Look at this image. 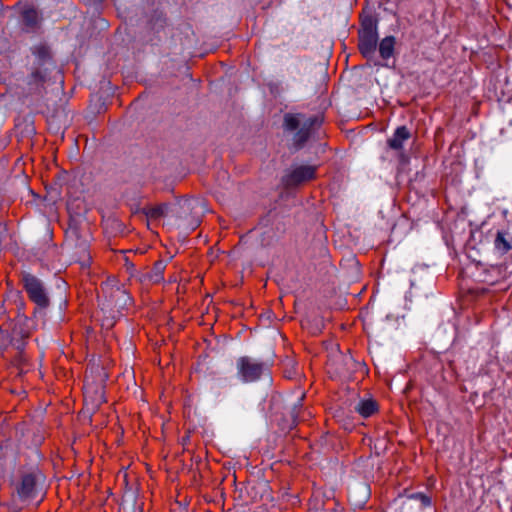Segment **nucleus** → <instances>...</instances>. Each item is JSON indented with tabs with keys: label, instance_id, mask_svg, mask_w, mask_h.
<instances>
[{
	"label": "nucleus",
	"instance_id": "24",
	"mask_svg": "<svg viewBox=\"0 0 512 512\" xmlns=\"http://www.w3.org/2000/svg\"><path fill=\"white\" fill-rule=\"evenodd\" d=\"M192 203H193V201L190 199H183V200H179L175 206H178L179 209L186 212V211L192 209Z\"/></svg>",
	"mask_w": 512,
	"mask_h": 512
},
{
	"label": "nucleus",
	"instance_id": "15",
	"mask_svg": "<svg viewBox=\"0 0 512 512\" xmlns=\"http://www.w3.org/2000/svg\"><path fill=\"white\" fill-rule=\"evenodd\" d=\"M411 137V133L406 126L397 127L393 136L387 140L388 146L393 150H400L403 142Z\"/></svg>",
	"mask_w": 512,
	"mask_h": 512
},
{
	"label": "nucleus",
	"instance_id": "22",
	"mask_svg": "<svg viewBox=\"0 0 512 512\" xmlns=\"http://www.w3.org/2000/svg\"><path fill=\"white\" fill-rule=\"evenodd\" d=\"M302 399H299L296 404H294L293 408L290 410L291 424L288 426L289 429H292L297 424L298 417V409L302 406Z\"/></svg>",
	"mask_w": 512,
	"mask_h": 512
},
{
	"label": "nucleus",
	"instance_id": "19",
	"mask_svg": "<svg viewBox=\"0 0 512 512\" xmlns=\"http://www.w3.org/2000/svg\"><path fill=\"white\" fill-rule=\"evenodd\" d=\"M149 23L155 30L162 29L166 24L165 14L161 10H154L149 18Z\"/></svg>",
	"mask_w": 512,
	"mask_h": 512
},
{
	"label": "nucleus",
	"instance_id": "25",
	"mask_svg": "<svg viewBox=\"0 0 512 512\" xmlns=\"http://www.w3.org/2000/svg\"><path fill=\"white\" fill-rule=\"evenodd\" d=\"M99 376L101 378V381H105V379L108 377L107 373L104 371L103 368H98Z\"/></svg>",
	"mask_w": 512,
	"mask_h": 512
},
{
	"label": "nucleus",
	"instance_id": "1",
	"mask_svg": "<svg viewBox=\"0 0 512 512\" xmlns=\"http://www.w3.org/2000/svg\"><path fill=\"white\" fill-rule=\"evenodd\" d=\"M324 121L322 115L307 117L302 113H286L283 116L282 128L285 133L291 134L289 149L293 152L300 151L307 142L318 134V130Z\"/></svg>",
	"mask_w": 512,
	"mask_h": 512
},
{
	"label": "nucleus",
	"instance_id": "16",
	"mask_svg": "<svg viewBox=\"0 0 512 512\" xmlns=\"http://www.w3.org/2000/svg\"><path fill=\"white\" fill-rule=\"evenodd\" d=\"M396 39L394 36H386L379 43V54L383 60H388L394 55Z\"/></svg>",
	"mask_w": 512,
	"mask_h": 512
},
{
	"label": "nucleus",
	"instance_id": "2",
	"mask_svg": "<svg viewBox=\"0 0 512 512\" xmlns=\"http://www.w3.org/2000/svg\"><path fill=\"white\" fill-rule=\"evenodd\" d=\"M35 61L31 72L26 77V84L30 94H39L44 89L49 79L50 71L55 67L52 53L46 44L36 45L31 48Z\"/></svg>",
	"mask_w": 512,
	"mask_h": 512
},
{
	"label": "nucleus",
	"instance_id": "6",
	"mask_svg": "<svg viewBox=\"0 0 512 512\" xmlns=\"http://www.w3.org/2000/svg\"><path fill=\"white\" fill-rule=\"evenodd\" d=\"M101 290L104 293V300L101 302V305L103 306L102 309H116L119 312V310L124 308V306H126L131 300L130 296L124 289L118 286L114 287L108 281L102 283Z\"/></svg>",
	"mask_w": 512,
	"mask_h": 512
},
{
	"label": "nucleus",
	"instance_id": "5",
	"mask_svg": "<svg viewBox=\"0 0 512 512\" xmlns=\"http://www.w3.org/2000/svg\"><path fill=\"white\" fill-rule=\"evenodd\" d=\"M236 369L238 378L243 383H250L258 381L268 369V365L249 356H242L236 361Z\"/></svg>",
	"mask_w": 512,
	"mask_h": 512
},
{
	"label": "nucleus",
	"instance_id": "12",
	"mask_svg": "<svg viewBox=\"0 0 512 512\" xmlns=\"http://www.w3.org/2000/svg\"><path fill=\"white\" fill-rule=\"evenodd\" d=\"M168 212L175 213L180 218L183 217L182 214L176 210V208H172L171 205L168 203H161L154 207L142 209V213L145 216L154 220L165 217L168 214Z\"/></svg>",
	"mask_w": 512,
	"mask_h": 512
},
{
	"label": "nucleus",
	"instance_id": "9",
	"mask_svg": "<svg viewBox=\"0 0 512 512\" xmlns=\"http://www.w3.org/2000/svg\"><path fill=\"white\" fill-rule=\"evenodd\" d=\"M378 45V34H358V50L367 60H372Z\"/></svg>",
	"mask_w": 512,
	"mask_h": 512
},
{
	"label": "nucleus",
	"instance_id": "23",
	"mask_svg": "<svg viewBox=\"0 0 512 512\" xmlns=\"http://www.w3.org/2000/svg\"><path fill=\"white\" fill-rule=\"evenodd\" d=\"M94 399L95 406L98 407L101 403L105 402L104 399V389L103 387H96L94 390Z\"/></svg>",
	"mask_w": 512,
	"mask_h": 512
},
{
	"label": "nucleus",
	"instance_id": "20",
	"mask_svg": "<svg viewBox=\"0 0 512 512\" xmlns=\"http://www.w3.org/2000/svg\"><path fill=\"white\" fill-rule=\"evenodd\" d=\"M7 338L9 339V344L12 345L19 352V361H22L23 352L28 338H20L13 336H7Z\"/></svg>",
	"mask_w": 512,
	"mask_h": 512
},
{
	"label": "nucleus",
	"instance_id": "17",
	"mask_svg": "<svg viewBox=\"0 0 512 512\" xmlns=\"http://www.w3.org/2000/svg\"><path fill=\"white\" fill-rule=\"evenodd\" d=\"M355 411L363 418H368L378 411V404L372 399L361 400L355 406Z\"/></svg>",
	"mask_w": 512,
	"mask_h": 512
},
{
	"label": "nucleus",
	"instance_id": "29",
	"mask_svg": "<svg viewBox=\"0 0 512 512\" xmlns=\"http://www.w3.org/2000/svg\"><path fill=\"white\" fill-rule=\"evenodd\" d=\"M0 450H2V446L0 445Z\"/></svg>",
	"mask_w": 512,
	"mask_h": 512
},
{
	"label": "nucleus",
	"instance_id": "10",
	"mask_svg": "<svg viewBox=\"0 0 512 512\" xmlns=\"http://www.w3.org/2000/svg\"><path fill=\"white\" fill-rule=\"evenodd\" d=\"M23 29L26 32H35L41 24L42 17L35 7H25L21 12Z\"/></svg>",
	"mask_w": 512,
	"mask_h": 512
},
{
	"label": "nucleus",
	"instance_id": "3",
	"mask_svg": "<svg viewBox=\"0 0 512 512\" xmlns=\"http://www.w3.org/2000/svg\"><path fill=\"white\" fill-rule=\"evenodd\" d=\"M44 480L43 473L37 467L19 470V480L14 484V491L19 500L26 503L34 500Z\"/></svg>",
	"mask_w": 512,
	"mask_h": 512
},
{
	"label": "nucleus",
	"instance_id": "30",
	"mask_svg": "<svg viewBox=\"0 0 512 512\" xmlns=\"http://www.w3.org/2000/svg\"><path fill=\"white\" fill-rule=\"evenodd\" d=\"M0 450H2V446L0 445Z\"/></svg>",
	"mask_w": 512,
	"mask_h": 512
},
{
	"label": "nucleus",
	"instance_id": "28",
	"mask_svg": "<svg viewBox=\"0 0 512 512\" xmlns=\"http://www.w3.org/2000/svg\"><path fill=\"white\" fill-rule=\"evenodd\" d=\"M94 1H95V2H99V3H100V2H102L103 0H94Z\"/></svg>",
	"mask_w": 512,
	"mask_h": 512
},
{
	"label": "nucleus",
	"instance_id": "27",
	"mask_svg": "<svg viewBox=\"0 0 512 512\" xmlns=\"http://www.w3.org/2000/svg\"><path fill=\"white\" fill-rule=\"evenodd\" d=\"M85 388H86V392H85V400L87 401L88 400V393L90 392V384L88 382H86L85 384Z\"/></svg>",
	"mask_w": 512,
	"mask_h": 512
},
{
	"label": "nucleus",
	"instance_id": "4",
	"mask_svg": "<svg viewBox=\"0 0 512 512\" xmlns=\"http://www.w3.org/2000/svg\"><path fill=\"white\" fill-rule=\"evenodd\" d=\"M22 283L29 299L36 304L39 309H46L50 305V300L44 283L31 273L22 274Z\"/></svg>",
	"mask_w": 512,
	"mask_h": 512
},
{
	"label": "nucleus",
	"instance_id": "18",
	"mask_svg": "<svg viewBox=\"0 0 512 512\" xmlns=\"http://www.w3.org/2000/svg\"><path fill=\"white\" fill-rule=\"evenodd\" d=\"M166 268L164 261H156L152 270L149 272L148 277L153 283H159L163 279V273Z\"/></svg>",
	"mask_w": 512,
	"mask_h": 512
},
{
	"label": "nucleus",
	"instance_id": "26",
	"mask_svg": "<svg viewBox=\"0 0 512 512\" xmlns=\"http://www.w3.org/2000/svg\"><path fill=\"white\" fill-rule=\"evenodd\" d=\"M399 159H400L401 164H407L409 161L408 156L405 155L404 153L400 154Z\"/></svg>",
	"mask_w": 512,
	"mask_h": 512
},
{
	"label": "nucleus",
	"instance_id": "14",
	"mask_svg": "<svg viewBox=\"0 0 512 512\" xmlns=\"http://www.w3.org/2000/svg\"><path fill=\"white\" fill-rule=\"evenodd\" d=\"M378 34V18L372 13L360 15V28L358 34Z\"/></svg>",
	"mask_w": 512,
	"mask_h": 512
},
{
	"label": "nucleus",
	"instance_id": "13",
	"mask_svg": "<svg viewBox=\"0 0 512 512\" xmlns=\"http://www.w3.org/2000/svg\"><path fill=\"white\" fill-rule=\"evenodd\" d=\"M495 249L500 254H506L512 250V233L509 230L498 231L494 240Z\"/></svg>",
	"mask_w": 512,
	"mask_h": 512
},
{
	"label": "nucleus",
	"instance_id": "21",
	"mask_svg": "<svg viewBox=\"0 0 512 512\" xmlns=\"http://www.w3.org/2000/svg\"><path fill=\"white\" fill-rule=\"evenodd\" d=\"M408 498L419 500L421 502L422 506H424V507H428L431 505V498L422 492L412 493L408 496Z\"/></svg>",
	"mask_w": 512,
	"mask_h": 512
},
{
	"label": "nucleus",
	"instance_id": "8",
	"mask_svg": "<svg viewBox=\"0 0 512 512\" xmlns=\"http://www.w3.org/2000/svg\"><path fill=\"white\" fill-rule=\"evenodd\" d=\"M69 233L71 237H75L76 244L75 248L77 251L75 255L77 256L76 260L81 263L83 267L89 266L91 261V256L89 254V244L85 239H81L79 234V229L76 226L70 225Z\"/></svg>",
	"mask_w": 512,
	"mask_h": 512
},
{
	"label": "nucleus",
	"instance_id": "7",
	"mask_svg": "<svg viewBox=\"0 0 512 512\" xmlns=\"http://www.w3.org/2000/svg\"><path fill=\"white\" fill-rule=\"evenodd\" d=\"M316 176V166L299 165L287 170L281 178V183L286 189L298 187Z\"/></svg>",
	"mask_w": 512,
	"mask_h": 512
},
{
	"label": "nucleus",
	"instance_id": "11",
	"mask_svg": "<svg viewBox=\"0 0 512 512\" xmlns=\"http://www.w3.org/2000/svg\"><path fill=\"white\" fill-rule=\"evenodd\" d=\"M11 333L6 331L7 336L29 338L31 334L30 319L24 314L18 313L17 317L13 320Z\"/></svg>",
	"mask_w": 512,
	"mask_h": 512
}]
</instances>
